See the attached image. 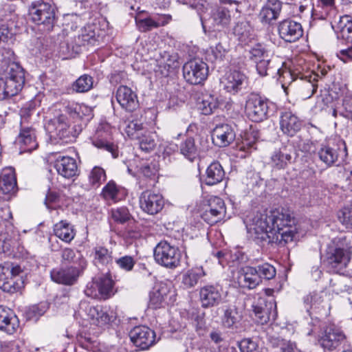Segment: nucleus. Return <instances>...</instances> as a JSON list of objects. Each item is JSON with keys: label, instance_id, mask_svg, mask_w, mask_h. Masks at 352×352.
I'll use <instances>...</instances> for the list:
<instances>
[{"label": "nucleus", "instance_id": "f257e3e1", "mask_svg": "<svg viewBox=\"0 0 352 352\" xmlns=\"http://www.w3.org/2000/svg\"><path fill=\"white\" fill-rule=\"evenodd\" d=\"M295 223L289 212L281 208L253 213L247 218L246 227L248 232L261 242L284 245L297 234L293 226Z\"/></svg>", "mask_w": 352, "mask_h": 352}, {"label": "nucleus", "instance_id": "f03ea898", "mask_svg": "<svg viewBox=\"0 0 352 352\" xmlns=\"http://www.w3.org/2000/svg\"><path fill=\"white\" fill-rule=\"evenodd\" d=\"M345 241V237H336L327 248L323 263L331 272L341 274L351 261V247L349 246Z\"/></svg>", "mask_w": 352, "mask_h": 352}, {"label": "nucleus", "instance_id": "7ed1b4c3", "mask_svg": "<svg viewBox=\"0 0 352 352\" xmlns=\"http://www.w3.org/2000/svg\"><path fill=\"white\" fill-rule=\"evenodd\" d=\"M12 219L9 207L0 208V254L10 252L19 239V234Z\"/></svg>", "mask_w": 352, "mask_h": 352}, {"label": "nucleus", "instance_id": "20e7f679", "mask_svg": "<svg viewBox=\"0 0 352 352\" xmlns=\"http://www.w3.org/2000/svg\"><path fill=\"white\" fill-rule=\"evenodd\" d=\"M294 74L290 70H285L283 74V87L289 83L290 86L296 88L299 94L304 98H311L316 91L318 81V73H311L308 75Z\"/></svg>", "mask_w": 352, "mask_h": 352}, {"label": "nucleus", "instance_id": "39448f33", "mask_svg": "<svg viewBox=\"0 0 352 352\" xmlns=\"http://www.w3.org/2000/svg\"><path fill=\"white\" fill-rule=\"evenodd\" d=\"M273 104L259 94H250L245 103V112L253 122H260L267 120L273 112Z\"/></svg>", "mask_w": 352, "mask_h": 352}, {"label": "nucleus", "instance_id": "423d86ee", "mask_svg": "<svg viewBox=\"0 0 352 352\" xmlns=\"http://www.w3.org/2000/svg\"><path fill=\"white\" fill-rule=\"evenodd\" d=\"M153 256L157 264L174 269L179 265L182 255L177 247L166 241H161L154 248Z\"/></svg>", "mask_w": 352, "mask_h": 352}, {"label": "nucleus", "instance_id": "0eeeda50", "mask_svg": "<svg viewBox=\"0 0 352 352\" xmlns=\"http://www.w3.org/2000/svg\"><path fill=\"white\" fill-rule=\"evenodd\" d=\"M10 98L16 96L25 84L23 69L18 64L12 63L8 65L5 74L1 77Z\"/></svg>", "mask_w": 352, "mask_h": 352}, {"label": "nucleus", "instance_id": "6e6552de", "mask_svg": "<svg viewBox=\"0 0 352 352\" xmlns=\"http://www.w3.org/2000/svg\"><path fill=\"white\" fill-rule=\"evenodd\" d=\"M183 76L191 85H199L208 77V67L202 60L194 58L186 62L183 66Z\"/></svg>", "mask_w": 352, "mask_h": 352}, {"label": "nucleus", "instance_id": "1a4fd4ad", "mask_svg": "<svg viewBox=\"0 0 352 352\" xmlns=\"http://www.w3.org/2000/svg\"><path fill=\"white\" fill-rule=\"evenodd\" d=\"M47 161L50 166L52 165L58 174L65 178H72L78 175L77 164L72 157L52 153L48 155Z\"/></svg>", "mask_w": 352, "mask_h": 352}, {"label": "nucleus", "instance_id": "9d476101", "mask_svg": "<svg viewBox=\"0 0 352 352\" xmlns=\"http://www.w3.org/2000/svg\"><path fill=\"white\" fill-rule=\"evenodd\" d=\"M346 336L342 330L335 324L327 326L318 340L320 346L328 351H333L346 342Z\"/></svg>", "mask_w": 352, "mask_h": 352}, {"label": "nucleus", "instance_id": "9b49d317", "mask_svg": "<svg viewBox=\"0 0 352 352\" xmlns=\"http://www.w3.org/2000/svg\"><path fill=\"white\" fill-rule=\"evenodd\" d=\"M278 36L285 43H295L303 36V28L300 23L292 19H286L277 25Z\"/></svg>", "mask_w": 352, "mask_h": 352}, {"label": "nucleus", "instance_id": "f8f14e48", "mask_svg": "<svg viewBox=\"0 0 352 352\" xmlns=\"http://www.w3.org/2000/svg\"><path fill=\"white\" fill-rule=\"evenodd\" d=\"M79 265V267L70 266L66 268L54 269L50 273L51 278L53 281L60 284L72 285L77 282L78 277L86 267L85 261L81 260Z\"/></svg>", "mask_w": 352, "mask_h": 352}, {"label": "nucleus", "instance_id": "ddd939ff", "mask_svg": "<svg viewBox=\"0 0 352 352\" xmlns=\"http://www.w3.org/2000/svg\"><path fill=\"white\" fill-rule=\"evenodd\" d=\"M199 297L203 308L220 305L223 300V290L219 284H207L199 289Z\"/></svg>", "mask_w": 352, "mask_h": 352}, {"label": "nucleus", "instance_id": "4468645a", "mask_svg": "<svg viewBox=\"0 0 352 352\" xmlns=\"http://www.w3.org/2000/svg\"><path fill=\"white\" fill-rule=\"evenodd\" d=\"M226 214L223 200L219 197H212L207 201L201 217L208 224L213 225L221 220Z\"/></svg>", "mask_w": 352, "mask_h": 352}, {"label": "nucleus", "instance_id": "2eb2a0df", "mask_svg": "<svg viewBox=\"0 0 352 352\" xmlns=\"http://www.w3.org/2000/svg\"><path fill=\"white\" fill-rule=\"evenodd\" d=\"M131 341L141 350L148 349L155 343V333L147 326L133 327L129 332Z\"/></svg>", "mask_w": 352, "mask_h": 352}, {"label": "nucleus", "instance_id": "dca6fc26", "mask_svg": "<svg viewBox=\"0 0 352 352\" xmlns=\"http://www.w3.org/2000/svg\"><path fill=\"white\" fill-rule=\"evenodd\" d=\"M221 5L217 6L211 11L208 19L212 28L218 30L227 28L231 21V12L224 4L232 3L238 4V1L235 0H221Z\"/></svg>", "mask_w": 352, "mask_h": 352}, {"label": "nucleus", "instance_id": "f3484780", "mask_svg": "<svg viewBox=\"0 0 352 352\" xmlns=\"http://www.w3.org/2000/svg\"><path fill=\"white\" fill-rule=\"evenodd\" d=\"M140 206L144 212L154 215L163 209L164 199L162 195L146 190L140 197Z\"/></svg>", "mask_w": 352, "mask_h": 352}, {"label": "nucleus", "instance_id": "a211bd4d", "mask_svg": "<svg viewBox=\"0 0 352 352\" xmlns=\"http://www.w3.org/2000/svg\"><path fill=\"white\" fill-rule=\"evenodd\" d=\"M221 82L227 92L234 95L246 89L248 78L242 72L234 70L228 73Z\"/></svg>", "mask_w": 352, "mask_h": 352}, {"label": "nucleus", "instance_id": "6ab92c4d", "mask_svg": "<svg viewBox=\"0 0 352 352\" xmlns=\"http://www.w3.org/2000/svg\"><path fill=\"white\" fill-rule=\"evenodd\" d=\"M213 144L219 147H226L234 140L236 133L234 129L228 124L217 125L212 131Z\"/></svg>", "mask_w": 352, "mask_h": 352}, {"label": "nucleus", "instance_id": "aec40b11", "mask_svg": "<svg viewBox=\"0 0 352 352\" xmlns=\"http://www.w3.org/2000/svg\"><path fill=\"white\" fill-rule=\"evenodd\" d=\"M116 97L121 107L126 111L133 112L139 108L140 103L136 93L127 86H120Z\"/></svg>", "mask_w": 352, "mask_h": 352}, {"label": "nucleus", "instance_id": "412c9836", "mask_svg": "<svg viewBox=\"0 0 352 352\" xmlns=\"http://www.w3.org/2000/svg\"><path fill=\"white\" fill-rule=\"evenodd\" d=\"M296 157L295 150L283 146L273 153L270 157V164L274 168L285 169L289 164L294 162Z\"/></svg>", "mask_w": 352, "mask_h": 352}, {"label": "nucleus", "instance_id": "4be33fe9", "mask_svg": "<svg viewBox=\"0 0 352 352\" xmlns=\"http://www.w3.org/2000/svg\"><path fill=\"white\" fill-rule=\"evenodd\" d=\"M279 124L283 134L289 137L294 136L302 127L301 120L291 111L281 113Z\"/></svg>", "mask_w": 352, "mask_h": 352}, {"label": "nucleus", "instance_id": "5701e85b", "mask_svg": "<svg viewBox=\"0 0 352 352\" xmlns=\"http://www.w3.org/2000/svg\"><path fill=\"white\" fill-rule=\"evenodd\" d=\"M79 306L80 309L85 311L94 324L102 326L109 322L110 316L102 306H91L85 301H81Z\"/></svg>", "mask_w": 352, "mask_h": 352}, {"label": "nucleus", "instance_id": "b1692460", "mask_svg": "<svg viewBox=\"0 0 352 352\" xmlns=\"http://www.w3.org/2000/svg\"><path fill=\"white\" fill-rule=\"evenodd\" d=\"M283 3L279 0H267L261 8L258 16L262 23L270 25L280 16Z\"/></svg>", "mask_w": 352, "mask_h": 352}, {"label": "nucleus", "instance_id": "393cba45", "mask_svg": "<svg viewBox=\"0 0 352 352\" xmlns=\"http://www.w3.org/2000/svg\"><path fill=\"white\" fill-rule=\"evenodd\" d=\"M16 143L19 146L20 154L26 152L31 153L38 147L34 131L31 127L21 126Z\"/></svg>", "mask_w": 352, "mask_h": 352}, {"label": "nucleus", "instance_id": "a878e982", "mask_svg": "<svg viewBox=\"0 0 352 352\" xmlns=\"http://www.w3.org/2000/svg\"><path fill=\"white\" fill-rule=\"evenodd\" d=\"M274 304L267 302L264 298H258L252 304V312L257 323L264 324L268 322Z\"/></svg>", "mask_w": 352, "mask_h": 352}, {"label": "nucleus", "instance_id": "bb28decb", "mask_svg": "<svg viewBox=\"0 0 352 352\" xmlns=\"http://www.w3.org/2000/svg\"><path fill=\"white\" fill-rule=\"evenodd\" d=\"M242 313L235 305H232L228 307L224 311L222 324L226 328L237 332L242 328Z\"/></svg>", "mask_w": 352, "mask_h": 352}, {"label": "nucleus", "instance_id": "cd10ccee", "mask_svg": "<svg viewBox=\"0 0 352 352\" xmlns=\"http://www.w3.org/2000/svg\"><path fill=\"white\" fill-rule=\"evenodd\" d=\"M19 327L17 317L9 309L0 305V330L12 335Z\"/></svg>", "mask_w": 352, "mask_h": 352}, {"label": "nucleus", "instance_id": "c85d7f7f", "mask_svg": "<svg viewBox=\"0 0 352 352\" xmlns=\"http://www.w3.org/2000/svg\"><path fill=\"white\" fill-rule=\"evenodd\" d=\"M340 146H343L344 150L342 153H345L346 151L345 143L340 142L339 144L333 145V146L328 145L321 147L318 151L317 155L322 162L327 166H330L336 163L340 155Z\"/></svg>", "mask_w": 352, "mask_h": 352}, {"label": "nucleus", "instance_id": "c756f323", "mask_svg": "<svg viewBox=\"0 0 352 352\" xmlns=\"http://www.w3.org/2000/svg\"><path fill=\"white\" fill-rule=\"evenodd\" d=\"M239 283L242 287L252 289L261 282L255 267L245 266L241 270L238 277Z\"/></svg>", "mask_w": 352, "mask_h": 352}, {"label": "nucleus", "instance_id": "7c9ffc66", "mask_svg": "<svg viewBox=\"0 0 352 352\" xmlns=\"http://www.w3.org/2000/svg\"><path fill=\"white\" fill-rule=\"evenodd\" d=\"M16 179L14 169H4L0 176V195H11L16 192Z\"/></svg>", "mask_w": 352, "mask_h": 352}, {"label": "nucleus", "instance_id": "2f4dec72", "mask_svg": "<svg viewBox=\"0 0 352 352\" xmlns=\"http://www.w3.org/2000/svg\"><path fill=\"white\" fill-rule=\"evenodd\" d=\"M333 29L337 34L338 39H342L346 43H352V18L349 15H344L340 17L338 22L334 25Z\"/></svg>", "mask_w": 352, "mask_h": 352}, {"label": "nucleus", "instance_id": "473e14b6", "mask_svg": "<svg viewBox=\"0 0 352 352\" xmlns=\"http://www.w3.org/2000/svg\"><path fill=\"white\" fill-rule=\"evenodd\" d=\"M169 293V289L166 284L160 283L153 287L149 294V307L157 309L163 307Z\"/></svg>", "mask_w": 352, "mask_h": 352}, {"label": "nucleus", "instance_id": "72a5a7b5", "mask_svg": "<svg viewBox=\"0 0 352 352\" xmlns=\"http://www.w3.org/2000/svg\"><path fill=\"white\" fill-rule=\"evenodd\" d=\"M224 177L225 171L221 164L218 162H213L206 170L204 182L208 186H213L222 182Z\"/></svg>", "mask_w": 352, "mask_h": 352}, {"label": "nucleus", "instance_id": "f704fd0d", "mask_svg": "<svg viewBox=\"0 0 352 352\" xmlns=\"http://www.w3.org/2000/svg\"><path fill=\"white\" fill-rule=\"evenodd\" d=\"M199 99V109L204 115H210L219 107L217 98L211 94H202Z\"/></svg>", "mask_w": 352, "mask_h": 352}, {"label": "nucleus", "instance_id": "c9c22d12", "mask_svg": "<svg viewBox=\"0 0 352 352\" xmlns=\"http://www.w3.org/2000/svg\"><path fill=\"white\" fill-rule=\"evenodd\" d=\"M98 285L102 300H107L113 295V280L109 272L97 276Z\"/></svg>", "mask_w": 352, "mask_h": 352}, {"label": "nucleus", "instance_id": "e433bc0d", "mask_svg": "<svg viewBox=\"0 0 352 352\" xmlns=\"http://www.w3.org/2000/svg\"><path fill=\"white\" fill-rule=\"evenodd\" d=\"M233 34L238 37L241 42H246L251 39L253 29L248 21L245 19L238 21L232 29Z\"/></svg>", "mask_w": 352, "mask_h": 352}, {"label": "nucleus", "instance_id": "4c0bfd02", "mask_svg": "<svg viewBox=\"0 0 352 352\" xmlns=\"http://www.w3.org/2000/svg\"><path fill=\"white\" fill-rule=\"evenodd\" d=\"M205 276L206 272L201 266L195 267L183 275L182 283L187 288H192Z\"/></svg>", "mask_w": 352, "mask_h": 352}, {"label": "nucleus", "instance_id": "58836bf2", "mask_svg": "<svg viewBox=\"0 0 352 352\" xmlns=\"http://www.w3.org/2000/svg\"><path fill=\"white\" fill-rule=\"evenodd\" d=\"M20 288L16 280L6 272L5 268L0 265V289L5 292L15 293Z\"/></svg>", "mask_w": 352, "mask_h": 352}, {"label": "nucleus", "instance_id": "ea45409f", "mask_svg": "<svg viewBox=\"0 0 352 352\" xmlns=\"http://www.w3.org/2000/svg\"><path fill=\"white\" fill-rule=\"evenodd\" d=\"M332 116L336 118L340 117L352 120V94L343 98L342 106L332 108Z\"/></svg>", "mask_w": 352, "mask_h": 352}, {"label": "nucleus", "instance_id": "a19ab883", "mask_svg": "<svg viewBox=\"0 0 352 352\" xmlns=\"http://www.w3.org/2000/svg\"><path fill=\"white\" fill-rule=\"evenodd\" d=\"M179 151L189 161H194L199 156V147L195 144V139L187 138L179 146Z\"/></svg>", "mask_w": 352, "mask_h": 352}, {"label": "nucleus", "instance_id": "79ce46f5", "mask_svg": "<svg viewBox=\"0 0 352 352\" xmlns=\"http://www.w3.org/2000/svg\"><path fill=\"white\" fill-rule=\"evenodd\" d=\"M122 188L118 186L115 182L109 181L102 188L100 196L106 201L117 202L121 199Z\"/></svg>", "mask_w": 352, "mask_h": 352}, {"label": "nucleus", "instance_id": "37998d69", "mask_svg": "<svg viewBox=\"0 0 352 352\" xmlns=\"http://www.w3.org/2000/svg\"><path fill=\"white\" fill-rule=\"evenodd\" d=\"M256 64V70L261 76H265L270 74H273L276 72L280 78H283V74L287 69H281V68H274L273 66L271 65V60L267 57L264 59H261V60L255 63Z\"/></svg>", "mask_w": 352, "mask_h": 352}, {"label": "nucleus", "instance_id": "c03bdc74", "mask_svg": "<svg viewBox=\"0 0 352 352\" xmlns=\"http://www.w3.org/2000/svg\"><path fill=\"white\" fill-rule=\"evenodd\" d=\"M54 232L56 238H59L67 243H69L75 236L72 226L63 221L55 225Z\"/></svg>", "mask_w": 352, "mask_h": 352}, {"label": "nucleus", "instance_id": "a18cd8bd", "mask_svg": "<svg viewBox=\"0 0 352 352\" xmlns=\"http://www.w3.org/2000/svg\"><path fill=\"white\" fill-rule=\"evenodd\" d=\"M270 343L273 348L278 349L280 352H299L296 344L280 337H270Z\"/></svg>", "mask_w": 352, "mask_h": 352}, {"label": "nucleus", "instance_id": "49530a36", "mask_svg": "<svg viewBox=\"0 0 352 352\" xmlns=\"http://www.w3.org/2000/svg\"><path fill=\"white\" fill-rule=\"evenodd\" d=\"M92 143L96 147L111 153L113 158L118 157V146L103 138L100 131H97L96 137L92 140Z\"/></svg>", "mask_w": 352, "mask_h": 352}, {"label": "nucleus", "instance_id": "de8ad7c7", "mask_svg": "<svg viewBox=\"0 0 352 352\" xmlns=\"http://www.w3.org/2000/svg\"><path fill=\"white\" fill-rule=\"evenodd\" d=\"M94 87V78L88 74L80 76L72 85V90L76 93H85Z\"/></svg>", "mask_w": 352, "mask_h": 352}, {"label": "nucleus", "instance_id": "09e8293b", "mask_svg": "<svg viewBox=\"0 0 352 352\" xmlns=\"http://www.w3.org/2000/svg\"><path fill=\"white\" fill-rule=\"evenodd\" d=\"M259 138L258 131L251 130L245 134L241 144L239 146L240 151L250 153L252 150L256 149L255 144Z\"/></svg>", "mask_w": 352, "mask_h": 352}, {"label": "nucleus", "instance_id": "8fccbe9b", "mask_svg": "<svg viewBox=\"0 0 352 352\" xmlns=\"http://www.w3.org/2000/svg\"><path fill=\"white\" fill-rule=\"evenodd\" d=\"M139 172L144 177L150 179V183L147 185L146 187L154 186L158 172L157 166L155 163H144L140 167Z\"/></svg>", "mask_w": 352, "mask_h": 352}, {"label": "nucleus", "instance_id": "3c124183", "mask_svg": "<svg viewBox=\"0 0 352 352\" xmlns=\"http://www.w3.org/2000/svg\"><path fill=\"white\" fill-rule=\"evenodd\" d=\"M45 30H52L56 21L57 8L52 0H45Z\"/></svg>", "mask_w": 352, "mask_h": 352}, {"label": "nucleus", "instance_id": "603ef678", "mask_svg": "<svg viewBox=\"0 0 352 352\" xmlns=\"http://www.w3.org/2000/svg\"><path fill=\"white\" fill-rule=\"evenodd\" d=\"M94 259L102 265H107L112 263L113 257L108 249L102 246H98L94 248Z\"/></svg>", "mask_w": 352, "mask_h": 352}, {"label": "nucleus", "instance_id": "864d4df0", "mask_svg": "<svg viewBox=\"0 0 352 352\" xmlns=\"http://www.w3.org/2000/svg\"><path fill=\"white\" fill-rule=\"evenodd\" d=\"M155 137L154 134L147 132L143 133L140 138L138 139L140 148L146 152L153 150L156 146Z\"/></svg>", "mask_w": 352, "mask_h": 352}, {"label": "nucleus", "instance_id": "5fc2aeb1", "mask_svg": "<svg viewBox=\"0 0 352 352\" xmlns=\"http://www.w3.org/2000/svg\"><path fill=\"white\" fill-rule=\"evenodd\" d=\"M143 125L137 120H133L129 122L125 128V133L133 140H138L143 133Z\"/></svg>", "mask_w": 352, "mask_h": 352}, {"label": "nucleus", "instance_id": "6e6d98bb", "mask_svg": "<svg viewBox=\"0 0 352 352\" xmlns=\"http://www.w3.org/2000/svg\"><path fill=\"white\" fill-rule=\"evenodd\" d=\"M262 282V278L271 280L276 276V269L267 263H264L255 267Z\"/></svg>", "mask_w": 352, "mask_h": 352}, {"label": "nucleus", "instance_id": "4d7b16f0", "mask_svg": "<svg viewBox=\"0 0 352 352\" xmlns=\"http://www.w3.org/2000/svg\"><path fill=\"white\" fill-rule=\"evenodd\" d=\"M111 217L118 223H124L130 220L131 215L126 207H120L111 210Z\"/></svg>", "mask_w": 352, "mask_h": 352}, {"label": "nucleus", "instance_id": "13d9d810", "mask_svg": "<svg viewBox=\"0 0 352 352\" xmlns=\"http://www.w3.org/2000/svg\"><path fill=\"white\" fill-rule=\"evenodd\" d=\"M89 178L93 186H98L106 179L105 171L102 168L96 166L91 170Z\"/></svg>", "mask_w": 352, "mask_h": 352}, {"label": "nucleus", "instance_id": "bf43d9fd", "mask_svg": "<svg viewBox=\"0 0 352 352\" xmlns=\"http://www.w3.org/2000/svg\"><path fill=\"white\" fill-rule=\"evenodd\" d=\"M338 217L346 228H352V205L346 206L340 210Z\"/></svg>", "mask_w": 352, "mask_h": 352}, {"label": "nucleus", "instance_id": "052dcab7", "mask_svg": "<svg viewBox=\"0 0 352 352\" xmlns=\"http://www.w3.org/2000/svg\"><path fill=\"white\" fill-rule=\"evenodd\" d=\"M268 57L267 52L265 49L259 43L255 45L249 51V58L254 63H256L261 59H264Z\"/></svg>", "mask_w": 352, "mask_h": 352}, {"label": "nucleus", "instance_id": "680f3d73", "mask_svg": "<svg viewBox=\"0 0 352 352\" xmlns=\"http://www.w3.org/2000/svg\"><path fill=\"white\" fill-rule=\"evenodd\" d=\"M241 352H259L256 341L252 338H244L237 343Z\"/></svg>", "mask_w": 352, "mask_h": 352}, {"label": "nucleus", "instance_id": "e2e57ef3", "mask_svg": "<svg viewBox=\"0 0 352 352\" xmlns=\"http://www.w3.org/2000/svg\"><path fill=\"white\" fill-rule=\"evenodd\" d=\"M98 283V278L96 276L93 278L91 282L88 283L87 285L85 294L87 296L91 298L102 300Z\"/></svg>", "mask_w": 352, "mask_h": 352}, {"label": "nucleus", "instance_id": "0e129e2a", "mask_svg": "<svg viewBox=\"0 0 352 352\" xmlns=\"http://www.w3.org/2000/svg\"><path fill=\"white\" fill-rule=\"evenodd\" d=\"M43 314V306L41 304L32 305L25 311L27 318L35 322H36Z\"/></svg>", "mask_w": 352, "mask_h": 352}, {"label": "nucleus", "instance_id": "69168bd1", "mask_svg": "<svg viewBox=\"0 0 352 352\" xmlns=\"http://www.w3.org/2000/svg\"><path fill=\"white\" fill-rule=\"evenodd\" d=\"M41 6V3L37 5L36 3H33L29 9L30 20L36 25L43 23V22L41 21L43 10L39 8Z\"/></svg>", "mask_w": 352, "mask_h": 352}, {"label": "nucleus", "instance_id": "338daca9", "mask_svg": "<svg viewBox=\"0 0 352 352\" xmlns=\"http://www.w3.org/2000/svg\"><path fill=\"white\" fill-rule=\"evenodd\" d=\"M60 194L56 190L49 189L45 195V206L49 209H55L59 206Z\"/></svg>", "mask_w": 352, "mask_h": 352}, {"label": "nucleus", "instance_id": "774afa93", "mask_svg": "<svg viewBox=\"0 0 352 352\" xmlns=\"http://www.w3.org/2000/svg\"><path fill=\"white\" fill-rule=\"evenodd\" d=\"M116 263L122 270L129 272L133 268L135 261L131 256H124L117 258Z\"/></svg>", "mask_w": 352, "mask_h": 352}]
</instances>
